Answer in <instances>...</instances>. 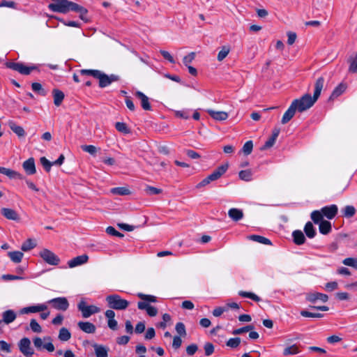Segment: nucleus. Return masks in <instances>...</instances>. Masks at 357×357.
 Listing matches in <instances>:
<instances>
[{
	"mask_svg": "<svg viewBox=\"0 0 357 357\" xmlns=\"http://www.w3.org/2000/svg\"><path fill=\"white\" fill-rule=\"evenodd\" d=\"M54 3H50L48 8L53 12L67 13L74 11L79 14L82 20L87 21L86 17L88 10L83 6L68 0H52Z\"/></svg>",
	"mask_w": 357,
	"mask_h": 357,
	"instance_id": "f257e3e1",
	"label": "nucleus"
},
{
	"mask_svg": "<svg viewBox=\"0 0 357 357\" xmlns=\"http://www.w3.org/2000/svg\"><path fill=\"white\" fill-rule=\"evenodd\" d=\"M316 101L317 100L312 97L310 94L306 93L301 98L293 100L291 104L298 112H303L312 107Z\"/></svg>",
	"mask_w": 357,
	"mask_h": 357,
	"instance_id": "f03ea898",
	"label": "nucleus"
},
{
	"mask_svg": "<svg viewBox=\"0 0 357 357\" xmlns=\"http://www.w3.org/2000/svg\"><path fill=\"white\" fill-rule=\"evenodd\" d=\"M106 301L110 308L116 310H126L129 305V302L127 300L123 299L119 294L107 296Z\"/></svg>",
	"mask_w": 357,
	"mask_h": 357,
	"instance_id": "7ed1b4c3",
	"label": "nucleus"
},
{
	"mask_svg": "<svg viewBox=\"0 0 357 357\" xmlns=\"http://www.w3.org/2000/svg\"><path fill=\"white\" fill-rule=\"evenodd\" d=\"M6 66L24 75H28L34 70H39L38 67L36 65L27 66L23 63L7 62Z\"/></svg>",
	"mask_w": 357,
	"mask_h": 357,
	"instance_id": "20e7f679",
	"label": "nucleus"
},
{
	"mask_svg": "<svg viewBox=\"0 0 357 357\" xmlns=\"http://www.w3.org/2000/svg\"><path fill=\"white\" fill-rule=\"evenodd\" d=\"M78 310L82 312L84 318H88L92 314L100 312V308L96 305H88L86 303L82 300L77 305Z\"/></svg>",
	"mask_w": 357,
	"mask_h": 357,
	"instance_id": "39448f33",
	"label": "nucleus"
},
{
	"mask_svg": "<svg viewBox=\"0 0 357 357\" xmlns=\"http://www.w3.org/2000/svg\"><path fill=\"white\" fill-rule=\"evenodd\" d=\"M39 256L48 264L56 266L60 262V259L53 252L48 249H43L39 253Z\"/></svg>",
	"mask_w": 357,
	"mask_h": 357,
	"instance_id": "423d86ee",
	"label": "nucleus"
},
{
	"mask_svg": "<svg viewBox=\"0 0 357 357\" xmlns=\"http://www.w3.org/2000/svg\"><path fill=\"white\" fill-rule=\"evenodd\" d=\"M97 79L99 80V86L100 88H105L112 82H118L120 77L117 75L112 74L108 75L100 71Z\"/></svg>",
	"mask_w": 357,
	"mask_h": 357,
	"instance_id": "0eeeda50",
	"label": "nucleus"
},
{
	"mask_svg": "<svg viewBox=\"0 0 357 357\" xmlns=\"http://www.w3.org/2000/svg\"><path fill=\"white\" fill-rule=\"evenodd\" d=\"M53 308L57 310L66 311L69 307V303L66 297H58L47 301Z\"/></svg>",
	"mask_w": 357,
	"mask_h": 357,
	"instance_id": "6e6552de",
	"label": "nucleus"
},
{
	"mask_svg": "<svg viewBox=\"0 0 357 357\" xmlns=\"http://www.w3.org/2000/svg\"><path fill=\"white\" fill-rule=\"evenodd\" d=\"M19 349L26 357H30L33 354V350L31 347V341L28 337H23L20 340Z\"/></svg>",
	"mask_w": 357,
	"mask_h": 357,
	"instance_id": "1a4fd4ad",
	"label": "nucleus"
},
{
	"mask_svg": "<svg viewBox=\"0 0 357 357\" xmlns=\"http://www.w3.org/2000/svg\"><path fill=\"white\" fill-rule=\"evenodd\" d=\"M47 309V305L43 303V304H38L36 305H31L29 307H23L20 310V313L22 314H29V313H36L40 312L45 311Z\"/></svg>",
	"mask_w": 357,
	"mask_h": 357,
	"instance_id": "9d476101",
	"label": "nucleus"
},
{
	"mask_svg": "<svg viewBox=\"0 0 357 357\" xmlns=\"http://www.w3.org/2000/svg\"><path fill=\"white\" fill-rule=\"evenodd\" d=\"M321 212L324 215V217L331 220L334 218L338 211L337 206L335 204H331L330 206H326L321 208Z\"/></svg>",
	"mask_w": 357,
	"mask_h": 357,
	"instance_id": "9b49d317",
	"label": "nucleus"
},
{
	"mask_svg": "<svg viewBox=\"0 0 357 357\" xmlns=\"http://www.w3.org/2000/svg\"><path fill=\"white\" fill-rule=\"evenodd\" d=\"M228 167L227 164L220 165L208 176V179H210L211 182L218 180L227 172Z\"/></svg>",
	"mask_w": 357,
	"mask_h": 357,
	"instance_id": "f8f14e48",
	"label": "nucleus"
},
{
	"mask_svg": "<svg viewBox=\"0 0 357 357\" xmlns=\"http://www.w3.org/2000/svg\"><path fill=\"white\" fill-rule=\"evenodd\" d=\"M2 322L5 324H10L17 318V313L13 310H7L2 313Z\"/></svg>",
	"mask_w": 357,
	"mask_h": 357,
	"instance_id": "ddd939ff",
	"label": "nucleus"
},
{
	"mask_svg": "<svg viewBox=\"0 0 357 357\" xmlns=\"http://www.w3.org/2000/svg\"><path fill=\"white\" fill-rule=\"evenodd\" d=\"M135 96L140 100L141 102V106L144 110H151V106L149 102V98L142 92L141 91H137L135 93Z\"/></svg>",
	"mask_w": 357,
	"mask_h": 357,
	"instance_id": "4468645a",
	"label": "nucleus"
},
{
	"mask_svg": "<svg viewBox=\"0 0 357 357\" xmlns=\"http://www.w3.org/2000/svg\"><path fill=\"white\" fill-rule=\"evenodd\" d=\"M89 257L86 255H82L72 259L68 262V264L70 268H74L86 263Z\"/></svg>",
	"mask_w": 357,
	"mask_h": 357,
	"instance_id": "2eb2a0df",
	"label": "nucleus"
},
{
	"mask_svg": "<svg viewBox=\"0 0 357 357\" xmlns=\"http://www.w3.org/2000/svg\"><path fill=\"white\" fill-rule=\"evenodd\" d=\"M324 82H325V79L323 77H320L316 80V82L314 83V94H313L312 97L316 100H317V99L319 98V97L321 94V90L323 89L324 86Z\"/></svg>",
	"mask_w": 357,
	"mask_h": 357,
	"instance_id": "dca6fc26",
	"label": "nucleus"
},
{
	"mask_svg": "<svg viewBox=\"0 0 357 357\" xmlns=\"http://www.w3.org/2000/svg\"><path fill=\"white\" fill-rule=\"evenodd\" d=\"M306 298L311 303H314L317 300H320L325 303L328 301V296L326 294L322 293L315 292L308 294L306 296Z\"/></svg>",
	"mask_w": 357,
	"mask_h": 357,
	"instance_id": "f3484780",
	"label": "nucleus"
},
{
	"mask_svg": "<svg viewBox=\"0 0 357 357\" xmlns=\"http://www.w3.org/2000/svg\"><path fill=\"white\" fill-rule=\"evenodd\" d=\"M23 168L24 171L29 175L34 174L36 173L35 162L33 158H30L23 162Z\"/></svg>",
	"mask_w": 357,
	"mask_h": 357,
	"instance_id": "a211bd4d",
	"label": "nucleus"
},
{
	"mask_svg": "<svg viewBox=\"0 0 357 357\" xmlns=\"http://www.w3.org/2000/svg\"><path fill=\"white\" fill-rule=\"evenodd\" d=\"M77 325L82 331L86 333H94L96 330L95 325L91 322L79 321Z\"/></svg>",
	"mask_w": 357,
	"mask_h": 357,
	"instance_id": "6ab92c4d",
	"label": "nucleus"
},
{
	"mask_svg": "<svg viewBox=\"0 0 357 357\" xmlns=\"http://www.w3.org/2000/svg\"><path fill=\"white\" fill-rule=\"evenodd\" d=\"M296 111L294 105L291 104L288 109L284 112L281 123L282 124L287 123L294 117Z\"/></svg>",
	"mask_w": 357,
	"mask_h": 357,
	"instance_id": "aec40b11",
	"label": "nucleus"
},
{
	"mask_svg": "<svg viewBox=\"0 0 357 357\" xmlns=\"http://www.w3.org/2000/svg\"><path fill=\"white\" fill-rule=\"evenodd\" d=\"M228 215L232 220L237 222L243 218V212L241 209L232 208L229 210Z\"/></svg>",
	"mask_w": 357,
	"mask_h": 357,
	"instance_id": "412c9836",
	"label": "nucleus"
},
{
	"mask_svg": "<svg viewBox=\"0 0 357 357\" xmlns=\"http://www.w3.org/2000/svg\"><path fill=\"white\" fill-rule=\"evenodd\" d=\"M1 214L7 219L12 220H18L19 215L17 213L11 208H3L1 209Z\"/></svg>",
	"mask_w": 357,
	"mask_h": 357,
	"instance_id": "4be33fe9",
	"label": "nucleus"
},
{
	"mask_svg": "<svg viewBox=\"0 0 357 357\" xmlns=\"http://www.w3.org/2000/svg\"><path fill=\"white\" fill-rule=\"evenodd\" d=\"M93 347L94 348L95 354L96 357H107L108 356V349L105 347L98 344H93Z\"/></svg>",
	"mask_w": 357,
	"mask_h": 357,
	"instance_id": "5701e85b",
	"label": "nucleus"
},
{
	"mask_svg": "<svg viewBox=\"0 0 357 357\" xmlns=\"http://www.w3.org/2000/svg\"><path fill=\"white\" fill-rule=\"evenodd\" d=\"M208 114L215 120L224 121L228 118V114L225 112H216L212 109H208Z\"/></svg>",
	"mask_w": 357,
	"mask_h": 357,
	"instance_id": "b1692460",
	"label": "nucleus"
},
{
	"mask_svg": "<svg viewBox=\"0 0 357 357\" xmlns=\"http://www.w3.org/2000/svg\"><path fill=\"white\" fill-rule=\"evenodd\" d=\"M8 126L11 130L13 132H15L18 137H24L25 131L22 126H17L15 122L11 121L8 122Z\"/></svg>",
	"mask_w": 357,
	"mask_h": 357,
	"instance_id": "393cba45",
	"label": "nucleus"
},
{
	"mask_svg": "<svg viewBox=\"0 0 357 357\" xmlns=\"http://www.w3.org/2000/svg\"><path fill=\"white\" fill-rule=\"evenodd\" d=\"M319 232L324 235H326L331 231V223L328 220L321 221L319 224Z\"/></svg>",
	"mask_w": 357,
	"mask_h": 357,
	"instance_id": "a878e982",
	"label": "nucleus"
},
{
	"mask_svg": "<svg viewBox=\"0 0 357 357\" xmlns=\"http://www.w3.org/2000/svg\"><path fill=\"white\" fill-rule=\"evenodd\" d=\"M52 93L54 105L57 107L60 106L64 99V93L59 89H54Z\"/></svg>",
	"mask_w": 357,
	"mask_h": 357,
	"instance_id": "bb28decb",
	"label": "nucleus"
},
{
	"mask_svg": "<svg viewBox=\"0 0 357 357\" xmlns=\"http://www.w3.org/2000/svg\"><path fill=\"white\" fill-rule=\"evenodd\" d=\"M292 236L294 238V242L296 245H302L305 241V237L301 230H296L293 231Z\"/></svg>",
	"mask_w": 357,
	"mask_h": 357,
	"instance_id": "cd10ccee",
	"label": "nucleus"
},
{
	"mask_svg": "<svg viewBox=\"0 0 357 357\" xmlns=\"http://www.w3.org/2000/svg\"><path fill=\"white\" fill-rule=\"evenodd\" d=\"M347 85L343 83H340L337 86L332 92L330 99H334L342 95L346 90Z\"/></svg>",
	"mask_w": 357,
	"mask_h": 357,
	"instance_id": "c85d7f7f",
	"label": "nucleus"
},
{
	"mask_svg": "<svg viewBox=\"0 0 357 357\" xmlns=\"http://www.w3.org/2000/svg\"><path fill=\"white\" fill-rule=\"evenodd\" d=\"M304 231L306 234V236L310 238H312L316 235V230L311 222H307L304 227Z\"/></svg>",
	"mask_w": 357,
	"mask_h": 357,
	"instance_id": "c756f323",
	"label": "nucleus"
},
{
	"mask_svg": "<svg viewBox=\"0 0 357 357\" xmlns=\"http://www.w3.org/2000/svg\"><path fill=\"white\" fill-rule=\"evenodd\" d=\"M248 239L256 241L257 243L264 244V245H271V241L262 236L259 235H250L248 237Z\"/></svg>",
	"mask_w": 357,
	"mask_h": 357,
	"instance_id": "7c9ffc66",
	"label": "nucleus"
},
{
	"mask_svg": "<svg viewBox=\"0 0 357 357\" xmlns=\"http://www.w3.org/2000/svg\"><path fill=\"white\" fill-rule=\"evenodd\" d=\"M356 212L355 207L351 205H347L342 209V215L347 218L353 217Z\"/></svg>",
	"mask_w": 357,
	"mask_h": 357,
	"instance_id": "2f4dec72",
	"label": "nucleus"
},
{
	"mask_svg": "<svg viewBox=\"0 0 357 357\" xmlns=\"http://www.w3.org/2000/svg\"><path fill=\"white\" fill-rule=\"evenodd\" d=\"M300 352V349L296 344H292L291 346L287 347L283 350V356H287L290 355H295Z\"/></svg>",
	"mask_w": 357,
	"mask_h": 357,
	"instance_id": "473e14b6",
	"label": "nucleus"
},
{
	"mask_svg": "<svg viewBox=\"0 0 357 357\" xmlns=\"http://www.w3.org/2000/svg\"><path fill=\"white\" fill-rule=\"evenodd\" d=\"M2 174L7 176L10 178H18V179L22 178V174H20V173H18L14 170H12L10 169H8L6 167H3Z\"/></svg>",
	"mask_w": 357,
	"mask_h": 357,
	"instance_id": "72a5a7b5",
	"label": "nucleus"
},
{
	"mask_svg": "<svg viewBox=\"0 0 357 357\" xmlns=\"http://www.w3.org/2000/svg\"><path fill=\"white\" fill-rule=\"evenodd\" d=\"M113 195H128L131 194L130 190L126 187H117L112 188L110 190Z\"/></svg>",
	"mask_w": 357,
	"mask_h": 357,
	"instance_id": "f704fd0d",
	"label": "nucleus"
},
{
	"mask_svg": "<svg viewBox=\"0 0 357 357\" xmlns=\"http://www.w3.org/2000/svg\"><path fill=\"white\" fill-rule=\"evenodd\" d=\"M230 47L228 45H225L221 47V50L219 51L217 56V59L218 61H223L230 52Z\"/></svg>",
	"mask_w": 357,
	"mask_h": 357,
	"instance_id": "c9c22d12",
	"label": "nucleus"
},
{
	"mask_svg": "<svg viewBox=\"0 0 357 357\" xmlns=\"http://www.w3.org/2000/svg\"><path fill=\"white\" fill-rule=\"evenodd\" d=\"M312 220L315 224H319L321 221H324V215L321 212V210L320 211H314L311 213L310 215Z\"/></svg>",
	"mask_w": 357,
	"mask_h": 357,
	"instance_id": "e433bc0d",
	"label": "nucleus"
},
{
	"mask_svg": "<svg viewBox=\"0 0 357 357\" xmlns=\"http://www.w3.org/2000/svg\"><path fill=\"white\" fill-rule=\"evenodd\" d=\"M8 255L10 259L15 263H20L23 257V253L20 251L9 252Z\"/></svg>",
	"mask_w": 357,
	"mask_h": 357,
	"instance_id": "4c0bfd02",
	"label": "nucleus"
},
{
	"mask_svg": "<svg viewBox=\"0 0 357 357\" xmlns=\"http://www.w3.org/2000/svg\"><path fill=\"white\" fill-rule=\"evenodd\" d=\"M71 334L66 328H61L59 333V339L61 341H68L70 339Z\"/></svg>",
	"mask_w": 357,
	"mask_h": 357,
	"instance_id": "58836bf2",
	"label": "nucleus"
},
{
	"mask_svg": "<svg viewBox=\"0 0 357 357\" xmlns=\"http://www.w3.org/2000/svg\"><path fill=\"white\" fill-rule=\"evenodd\" d=\"M36 246V243L31 238L27 239L24 241L21 247L22 250L27 252L34 248Z\"/></svg>",
	"mask_w": 357,
	"mask_h": 357,
	"instance_id": "ea45409f",
	"label": "nucleus"
},
{
	"mask_svg": "<svg viewBox=\"0 0 357 357\" xmlns=\"http://www.w3.org/2000/svg\"><path fill=\"white\" fill-rule=\"evenodd\" d=\"M238 295L243 298H249L256 302H259L261 301V298L257 295L252 292L240 291L238 292Z\"/></svg>",
	"mask_w": 357,
	"mask_h": 357,
	"instance_id": "a19ab883",
	"label": "nucleus"
},
{
	"mask_svg": "<svg viewBox=\"0 0 357 357\" xmlns=\"http://www.w3.org/2000/svg\"><path fill=\"white\" fill-rule=\"evenodd\" d=\"M115 128L119 132L124 134H129L130 132V128H128L127 125L123 122L116 123Z\"/></svg>",
	"mask_w": 357,
	"mask_h": 357,
	"instance_id": "79ce46f5",
	"label": "nucleus"
},
{
	"mask_svg": "<svg viewBox=\"0 0 357 357\" xmlns=\"http://www.w3.org/2000/svg\"><path fill=\"white\" fill-rule=\"evenodd\" d=\"M100 70H81L79 71L80 75H89L92 76L94 78H98V75H100Z\"/></svg>",
	"mask_w": 357,
	"mask_h": 357,
	"instance_id": "37998d69",
	"label": "nucleus"
},
{
	"mask_svg": "<svg viewBox=\"0 0 357 357\" xmlns=\"http://www.w3.org/2000/svg\"><path fill=\"white\" fill-rule=\"evenodd\" d=\"M82 151L89 153L92 155H96L98 151L97 147L93 145H82L81 146Z\"/></svg>",
	"mask_w": 357,
	"mask_h": 357,
	"instance_id": "c03bdc74",
	"label": "nucleus"
},
{
	"mask_svg": "<svg viewBox=\"0 0 357 357\" xmlns=\"http://www.w3.org/2000/svg\"><path fill=\"white\" fill-rule=\"evenodd\" d=\"M241 180L249 181L252 179V172L250 169L242 170L238 174Z\"/></svg>",
	"mask_w": 357,
	"mask_h": 357,
	"instance_id": "a18cd8bd",
	"label": "nucleus"
},
{
	"mask_svg": "<svg viewBox=\"0 0 357 357\" xmlns=\"http://www.w3.org/2000/svg\"><path fill=\"white\" fill-rule=\"evenodd\" d=\"M241 343V338L240 337H234V338H230L227 342L226 344L227 347L235 349L239 346Z\"/></svg>",
	"mask_w": 357,
	"mask_h": 357,
	"instance_id": "49530a36",
	"label": "nucleus"
},
{
	"mask_svg": "<svg viewBox=\"0 0 357 357\" xmlns=\"http://www.w3.org/2000/svg\"><path fill=\"white\" fill-rule=\"evenodd\" d=\"M345 266H351L357 269V258L348 257L342 261Z\"/></svg>",
	"mask_w": 357,
	"mask_h": 357,
	"instance_id": "de8ad7c7",
	"label": "nucleus"
},
{
	"mask_svg": "<svg viewBox=\"0 0 357 357\" xmlns=\"http://www.w3.org/2000/svg\"><path fill=\"white\" fill-rule=\"evenodd\" d=\"M254 328V326L252 325H248L236 330H234L232 334L234 335H240L245 332H248L252 331Z\"/></svg>",
	"mask_w": 357,
	"mask_h": 357,
	"instance_id": "09e8293b",
	"label": "nucleus"
},
{
	"mask_svg": "<svg viewBox=\"0 0 357 357\" xmlns=\"http://www.w3.org/2000/svg\"><path fill=\"white\" fill-rule=\"evenodd\" d=\"M252 149H253L252 142L248 141L244 144L242 151L245 155H249L251 153Z\"/></svg>",
	"mask_w": 357,
	"mask_h": 357,
	"instance_id": "8fccbe9b",
	"label": "nucleus"
},
{
	"mask_svg": "<svg viewBox=\"0 0 357 357\" xmlns=\"http://www.w3.org/2000/svg\"><path fill=\"white\" fill-rule=\"evenodd\" d=\"M171 321V316L169 314H164L162 315V321L158 324V326L165 329L167 327V323Z\"/></svg>",
	"mask_w": 357,
	"mask_h": 357,
	"instance_id": "3c124183",
	"label": "nucleus"
},
{
	"mask_svg": "<svg viewBox=\"0 0 357 357\" xmlns=\"http://www.w3.org/2000/svg\"><path fill=\"white\" fill-rule=\"evenodd\" d=\"M30 328L34 333H41L42 328L36 319H31L30 321Z\"/></svg>",
	"mask_w": 357,
	"mask_h": 357,
	"instance_id": "603ef678",
	"label": "nucleus"
},
{
	"mask_svg": "<svg viewBox=\"0 0 357 357\" xmlns=\"http://www.w3.org/2000/svg\"><path fill=\"white\" fill-rule=\"evenodd\" d=\"M301 314L304 317L321 318L323 317V314L321 313H313L306 310H302Z\"/></svg>",
	"mask_w": 357,
	"mask_h": 357,
	"instance_id": "864d4df0",
	"label": "nucleus"
},
{
	"mask_svg": "<svg viewBox=\"0 0 357 357\" xmlns=\"http://www.w3.org/2000/svg\"><path fill=\"white\" fill-rule=\"evenodd\" d=\"M175 329L176 332L181 336L186 335V331L185 325L182 322H178L176 324Z\"/></svg>",
	"mask_w": 357,
	"mask_h": 357,
	"instance_id": "5fc2aeb1",
	"label": "nucleus"
},
{
	"mask_svg": "<svg viewBox=\"0 0 357 357\" xmlns=\"http://www.w3.org/2000/svg\"><path fill=\"white\" fill-rule=\"evenodd\" d=\"M40 160L45 169L50 172L52 166L54 165L53 162H50L45 157H42Z\"/></svg>",
	"mask_w": 357,
	"mask_h": 357,
	"instance_id": "6e6d98bb",
	"label": "nucleus"
},
{
	"mask_svg": "<svg viewBox=\"0 0 357 357\" xmlns=\"http://www.w3.org/2000/svg\"><path fill=\"white\" fill-rule=\"evenodd\" d=\"M32 90L35 92H38V93L41 94L42 96L45 95V92L44 89L42 87V85L40 83L34 82L31 85Z\"/></svg>",
	"mask_w": 357,
	"mask_h": 357,
	"instance_id": "4d7b16f0",
	"label": "nucleus"
},
{
	"mask_svg": "<svg viewBox=\"0 0 357 357\" xmlns=\"http://www.w3.org/2000/svg\"><path fill=\"white\" fill-rule=\"evenodd\" d=\"M145 191L149 195H158L162 192L161 189L149 185L146 188Z\"/></svg>",
	"mask_w": 357,
	"mask_h": 357,
	"instance_id": "13d9d810",
	"label": "nucleus"
},
{
	"mask_svg": "<svg viewBox=\"0 0 357 357\" xmlns=\"http://www.w3.org/2000/svg\"><path fill=\"white\" fill-rule=\"evenodd\" d=\"M137 296L146 302H156V297L154 296L146 295L142 293H139Z\"/></svg>",
	"mask_w": 357,
	"mask_h": 357,
	"instance_id": "bf43d9fd",
	"label": "nucleus"
},
{
	"mask_svg": "<svg viewBox=\"0 0 357 357\" xmlns=\"http://www.w3.org/2000/svg\"><path fill=\"white\" fill-rule=\"evenodd\" d=\"M106 232L111 236H114L120 238H122L124 236L123 234L116 231L113 227H108L106 229Z\"/></svg>",
	"mask_w": 357,
	"mask_h": 357,
	"instance_id": "052dcab7",
	"label": "nucleus"
},
{
	"mask_svg": "<svg viewBox=\"0 0 357 357\" xmlns=\"http://www.w3.org/2000/svg\"><path fill=\"white\" fill-rule=\"evenodd\" d=\"M198 350V347L196 344H191L186 347V353L189 356L194 355Z\"/></svg>",
	"mask_w": 357,
	"mask_h": 357,
	"instance_id": "680f3d73",
	"label": "nucleus"
},
{
	"mask_svg": "<svg viewBox=\"0 0 357 357\" xmlns=\"http://www.w3.org/2000/svg\"><path fill=\"white\" fill-rule=\"evenodd\" d=\"M204 351L206 356L211 355L214 351V347L213 344L207 342L204 344Z\"/></svg>",
	"mask_w": 357,
	"mask_h": 357,
	"instance_id": "e2e57ef3",
	"label": "nucleus"
},
{
	"mask_svg": "<svg viewBox=\"0 0 357 357\" xmlns=\"http://www.w3.org/2000/svg\"><path fill=\"white\" fill-rule=\"evenodd\" d=\"M135 351L139 355V357H145L144 354L146 352V348L144 345L139 344L136 346Z\"/></svg>",
	"mask_w": 357,
	"mask_h": 357,
	"instance_id": "0e129e2a",
	"label": "nucleus"
},
{
	"mask_svg": "<svg viewBox=\"0 0 357 357\" xmlns=\"http://www.w3.org/2000/svg\"><path fill=\"white\" fill-rule=\"evenodd\" d=\"M195 54L194 52L190 53L189 54L184 56L183 60V63L186 66H188V64L190 63L195 59Z\"/></svg>",
	"mask_w": 357,
	"mask_h": 357,
	"instance_id": "69168bd1",
	"label": "nucleus"
},
{
	"mask_svg": "<svg viewBox=\"0 0 357 357\" xmlns=\"http://www.w3.org/2000/svg\"><path fill=\"white\" fill-rule=\"evenodd\" d=\"M182 344V340L179 336H174L172 342V347L174 349H178L181 347Z\"/></svg>",
	"mask_w": 357,
	"mask_h": 357,
	"instance_id": "338daca9",
	"label": "nucleus"
},
{
	"mask_svg": "<svg viewBox=\"0 0 357 357\" xmlns=\"http://www.w3.org/2000/svg\"><path fill=\"white\" fill-rule=\"evenodd\" d=\"M226 311H227V307H218L213 310V314L215 317H220Z\"/></svg>",
	"mask_w": 357,
	"mask_h": 357,
	"instance_id": "774afa93",
	"label": "nucleus"
}]
</instances>
